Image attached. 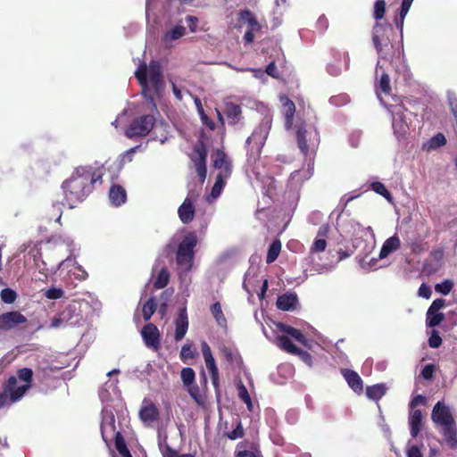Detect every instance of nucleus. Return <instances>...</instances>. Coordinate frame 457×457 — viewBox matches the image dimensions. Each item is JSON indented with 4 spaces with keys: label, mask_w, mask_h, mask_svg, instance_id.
<instances>
[{
    "label": "nucleus",
    "mask_w": 457,
    "mask_h": 457,
    "mask_svg": "<svg viewBox=\"0 0 457 457\" xmlns=\"http://www.w3.org/2000/svg\"><path fill=\"white\" fill-rule=\"evenodd\" d=\"M386 392V387L383 384H376L366 387L367 397L374 401L380 400L385 395Z\"/></svg>",
    "instance_id": "nucleus-30"
},
{
    "label": "nucleus",
    "mask_w": 457,
    "mask_h": 457,
    "mask_svg": "<svg viewBox=\"0 0 457 457\" xmlns=\"http://www.w3.org/2000/svg\"><path fill=\"white\" fill-rule=\"evenodd\" d=\"M382 30V26L377 23L373 28L372 40L379 57L386 59L392 46H389V40L387 37H380V32Z\"/></svg>",
    "instance_id": "nucleus-13"
},
{
    "label": "nucleus",
    "mask_w": 457,
    "mask_h": 457,
    "mask_svg": "<svg viewBox=\"0 0 457 457\" xmlns=\"http://www.w3.org/2000/svg\"><path fill=\"white\" fill-rule=\"evenodd\" d=\"M164 456L165 457H195L194 455H192L190 453L179 454L177 451L170 449V448L167 449V452Z\"/></svg>",
    "instance_id": "nucleus-64"
},
{
    "label": "nucleus",
    "mask_w": 457,
    "mask_h": 457,
    "mask_svg": "<svg viewBox=\"0 0 457 457\" xmlns=\"http://www.w3.org/2000/svg\"><path fill=\"white\" fill-rule=\"evenodd\" d=\"M237 390L238 397L247 405L249 410H252V399L245 386L243 383H240L237 386Z\"/></svg>",
    "instance_id": "nucleus-43"
},
{
    "label": "nucleus",
    "mask_w": 457,
    "mask_h": 457,
    "mask_svg": "<svg viewBox=\"0 0 457 457\" xmlns=\"http://www.w3.org/2000/svg\"><path fill=\"white\" fill-rule=\"evenodd\" d=\"M341 374L346 380L348 386L355 392L361 393L363 390V382L359 374L350 369H341Z\"/></svg>",
    "instance_id": "nucleus-19"
},
{
    "label": "nucleus",
    "mask_w": 457,
    "mask_h": 457,
    "mask_svg": "<svg viewBox=\"0 0 457 457\" xmlns=\"http://www.w3.org/2000/svg\"><path fill=\"white\" fill-rule=\"evenodd\" d=\"M410 433L412 437H417L422 428V413L420 410H412L409 417Z\"/></svg>",
    "instance_id": "nucleus-20"
},
{
    "label": "nucleus",
    "mask_w": 457,
    "mask_h": 457,
    "mask_svg": "<svg viewBox=\"0 0 457 457\" xmlns=\"http://www.w3.org/2000/svg\"><path fill=\"white\" fill-rule=\"evenodd\" d=\"M195 356L194 350L189 345L182 346L180 351V358L185 361L187 359H193Z\"/></svg>",
    "instance_id": "nucleus-53"
},
{
    "label": "nucleus",
    "mask_w": 457,
    "mask_h": 457,
    "mask_svg": "<svg viewBox=\"0 0 457 457\" xmlns=\"http://www.w3.org/2000/svg\"><path fill=\"white\" fill-rule=\"evenodd\" d=\"M431 418L436 424L442 427L455 422L449 408L442 404L440 402H437L434 406Z\"/></svg>",
    "instance_id": "nucleus-14"
},
{
    "label": "nucleus",
    "mask_w": 457,
    "mask_h": 457,
    "mask_svg": "<svg viewBox=\"0 0 457 457\" xmlns=\"http://www.w3.org/2000/svg\"><path fill=\"white\" fill-rule=\"evenodd\" d=\"M370 188L377 194L384 196L387 200L392 199L391 193L386 189L382 182L375 181L370 184Z\"/></svg>",
    "instance_id": "nucleus-41"
},
{
    "label": "nucleus",
    "mask_w": 457,
    "mask_h": 457,
    "mask_svg": "<svg viewBox=\"0 0 457 457\" xmlns=\"http://www.w3.org/2000/svg\"><path fill=\"white\" fill-rule=\"evenodd\" d=\"M425 403H426V397L421 395H418L411 399V401L410 403V408L412 411V410H415L414 408L417 407L418 405L425 404Z\"/></svg>",
    "instance_id": "nucleus-57"
},
{
    "label": "nucleus",
    "mask_w": 457,
    "mask_h": 457,
    "mask_svg": "<svg viewBox=\"0 0 457 457\" xmlns=\"http://www.w3.org/2000/svg\"><path fill=\"white\" fill-rule=\"evenodd\" d=\"M201 118L203 123L209 127L210 129L213 130L215 129L214 121L211 120L206 114H204V111L201 112Z\"/></svg>",
    "instance_id": "nucleus-63"
},
{
    "label": "nucleus",
    "mask_w": 457,
    "mask_h": 457,
    "mask_svg": "<svg viewBox=\"0 0 457 457\" xmlns=\"http://www.w3.org/2000/svg\"><path fill=\"white\" fill-rule=\"evenodd\" d=\"M221 353L227 361L230 363L234 361V353L230 348L223 346L221 349Z\"/></svg>",
    "instance_id": "nucleus-62"
},
{
    "label": "nucleus",
    "mask_w": 457,
    "mask_h": 457,
    "mask_svg": "<svg viewBox=\"0 0 457 457\" xmlns=\"http://www.w3.org/2000/svg\"><path fill=\"white\" fill-rule=\"evenodd\" d=\"M138 415L139 419L146 423L157 420L160 413L155 404L150 399L145 398L142 402Z\"/></svg>",
    "instance_id": "nucleus-16"
},
{
    "label": "nucleus",
    "mask_w": 457,
    "mask_h": 457,
    "mask_svg": "<svg viewBox=\"0 0 457 457\" xmlns=\"http://www.w3.org/2000/svg\"><path fill=\"white\" fill-rule=\"evenodd\" d=\"M296 139L298 147L304 157L309 155L310 151H314L320 144V135L317 129L314 128L308 130L305 124L298 126Z\"/></svg>",
    "instance_id": "nucleus-5"
},
{
    "label": "nucleus",
    "mask_w": 457,
    "mask_h": 457,
    "mask_svg": "<svg viewBox=\"0 0 457 457\" xmlns=\"http://www.w3.org/2000/svg\"><path fill=\"white\" fill-rule=\"evenodd\" d=\"M294 355L299 356V358L308 366H312V356L308 352L299 348L298 352L295 353Z\"/></svg>",
    "instance_id": "nucleus-54"
},
{
    "label": "nucleus",
    "mask_w": 457,
    "mask_h": 457,
    "mask_svg": "<svg viewBox=\"0 0 457 457\" xmlns=\"http://www.w3.org/2000/svg\"><path fill=\"white\" fill-rule=\"evenodd\" d=\"M141 336L146 347L158 351L161 346V334L158 328L154 323L145 324L142 330Z\"/></svg>",
    "instance_id": "nucleus-10"
},
{
    "label": "nucleus",
    "mask_w": 457,
    "mask_h": 457,
    "mask_svg": "<svg viewBox=\"0 0 457 457\" xmlns=\"http://www.w3.org/2000/svg\"><path fill=\"white\" fill-rule=\"evenodd\" d=\"M447 102L457 123V96H455V94L448 93Z\"/></svg>",
    "instance_id": "nucleus-50"
},
{
    "label": "nucleus",
    "mask_w": 457,
    "mask_h": 457,
    "mask_svg": "<svg viewBox=\"0 0 457 457\" xmlns=\"http://www.w3.org/2000/svg\"><path fill=\"white\" fill-rule=\"evenodd\" d=\"M412 2L413 0L402 1L399 17L395 18V24L400 29H403L405 16L407 15Z\"/></svg>",
    "instance_id": "nucleus-37"
},
{
    "label": "nucleus",
    "mask_w": 457,
    "mask_h": 457,
    "mask_svg": "<svg viewBox=\"0 0 457 457\" xmlns=\"http://www.w3.org/2000/svg\"><path fill=\"white\" fill-rule=\"evenodd\" d=\"M378 89L386 95L391 92L390 78L386 73H382L378 81Z\"/></svg>",
    "instance_id": "nucleus-46"
},
{
    "label": "nucleus",
    "mask_w": 457,
    "mask_h": 457,
    "mask_svg": "<svg viewBox=\"0 0 457 457\" xmlns=\"http://www.w3.org/2000/svg\"><path fill=\"white\" fill-rule=\"evenodd\" d=\"M211 312L214 317L217 324L221 328L227 327V319L223 314L221 305L219 302H216L211 306Z\"/></svg>",
    "instance_id": "nucleus-35"
},
{
    "label": "nucleus",
    "mask_w": 457,
    "mask_h": 457,
    "mask_svg": "<svg viewBox=\"0 0 457 457\" xmlns=\"http://www.w3.org/2000/svg\"><path fill=\"white\" fill-rule=\"evenodd\" d=\"M186 34V28L182 25H177L169 30L164 37L166 40H177Z\"/></svg>",
    "instance_id": "nucleus-40"
},
{
    "label": "nucleus",
    "mask_w": 457,
    "mask_h": 457,
    "mask_svg": "<svg viewBox=\"0 0 457 457\" xmlns=\"http://www.w3.org/2000/svg\"><path fill=\"white\" fill-rule=\"evenodd\" d=\"M157 309V303L154 301V297H151L146 303L143 305L142 314L143 318L145 321L149 320L153 314L155 312Z\"/></svg>",
    "instance_id": "nucleus-39"
},
{
    "label": "nucleus",
    "mask_w": 457,
    "mask_h": 457,
    "mask_svg": "<svg viewBox=\"0 0 457 457\" xmlns=\"http://www.w3.org/2000/svg\"><path fill=\"white\" fill-rule=\"evenodd\" d=\"M239 21L247 23L252 30H260L261 25L254 14L249 9L240 10L238 12Z\"/></svg>",
    "instance_id": "nucleus-27"
},
{
    "label": "nucleus",
    "mask_w": 457,
    "mask_h": 457,
    "mask_svg": "<svg viewBox=\"0 0 457 457\" xmlns=\"http://www.w3.org/2000/svg\"><path fill=\"white\" fill-rule=\"evenodd\" d=\"M244 436V428L240 421H237L236 428L228 433V437L236 440Z\"/></svg>",
    "instance_id": "nucleus-51"
},
{
    "label": "nucleus",
    "mask_w": 457,
    "mask_h": 457,
    "mask_svg": "<svg viewBox=\"0 0 457 457\" xmlns=\"http://www.w3.org/2000/svg\"><path fill=\"white\" fill-rule=\"evenodd\" d=\"M225 114L228 124L236 125L242 117V108L240 105L229 103L226 105Z\"/></svg>",
    "instance_id": "nucleus-26"
},
{
    "label": "nucleus",
    "mask_w": 457,
    "mask_h": 457,
    "mask_svg": "<svg viewBox=\"0 0 457 457\" xmlns=\"http://www.w3.org/2000/svg\"><path fill=\"white\" fill-rule=\"evenodd\" d=\"M407 457H423L420 449L417 445H411L406 452Z\"/></svg>",
    "instance_id": "nucleus-58"
},
{
    "label": "nucleus",
    "mask_w": 457,
    "mask_h": 457,
    "mask_svg": "<svg viewBox=\"0 0 457 457\" xmlns=\"http://www.w3.org/2000/svg\"><path fill=\"white\" fill-rule=\"evenodd\" d=\"M386 13V1L377 0L374 4L373 16L377 21L382 20Z\"/></svg>",
    "instance_id": "nucleus-45"
},
{
    "label": "nucleus",
    "mask_w": 457,
    "mask_h": 457,
    "mask_svg": "<svg viewBox=\"0 0 457 457\" xmlns=\"http://www.w3.org/2000/svg\"><path fill=\"white\" fill-rule=\"evenodd\" d=\"M268 132L262 127L255 129L252 135L246 139V145L250 147L252 154H260L265 144Z\"/></svg>",
    "instance_id": "nucleus-15"
},
{
    "label": "nucleus",
    "mask_w": 457,
    "mask_h": 457,
    "mask_svg": "<svg viewBox=\"0 0 457 457\" xmlns=\"http://www.w3.org/2000/svg\"><path fill=\"white\" fill-rule=\"evenodd\" d=\"M202 353L204 359L205 366L210 372L211 379L213 386L218 388L219 386V370L212 355L211 347L204 341L201 344Z\"/></svg>",
    "instance_id": "nucleus-12"
},
{
    "label": "nucleus",
    "mask_w": 457,
    "mask_h": 457,
    "mask_svg": "<svg viewBox=\"0 0 457 457\" xmlns=\"http://www.w3.org/2000/svg\"><path fill=\"white\" fill-rule=\"evenodd\" d=\"M207 154L208 151L205 145L201 143L195 145L193 154L190 156L201 184L204 182L207 175Z\"/></svg>",
    "instance_id": "nucleus-8"
},
{
    "label": "nucleus",
    "mask_w": 457,
    "mask_h": 457,
    "mask_svg": "<svg viewBox=\"0 0 457 457\" xmlns=\"http://www.w3.org/2000/svg\"><path fill=\"white\" fill-rule=\"evenodd\" d=\"M443 436L446 444L451 448L457 446V428L455 422L443 427Z\"/></svg>",
    "instance_id": "nucleus-29"
},
{
    "label": "nucleus",
    "mask_w": 457,
    "mask_h": 457,
    "mask_svg": "<svg viewBox=\"0 0 457 457\" xmlns=\"http://www.w3.org/2000/svg\"><path fill=\"white\" fill-rule=\"evenodd\" d=\"M148 76L152 87L158 93L163 86L162 71L158 61H151L148 67L145 63H143L135 72V77L142 88V95L146 98L153 99L148 87Z\"/></svg>",
    "instance_id": "nucleus-3"
},
{
    "label": "nucleus",
    "mask_w": 457,
    "mask_h": 457,
    "mask_svg": "<svg viewBox=\"0 0 457 457\" xmlns=\"http://www.w3.org/2000/svg\"><path fill=\"white\" fill-rule=\"evenodd\" d=\"M401 247V240L397 235H394L387 238L379 252V258L384 259L387 257L391 253L398 250Z\"/></svg>",
    "instance_id": "nucleus-22"
},
{
    "label": "nucleus",
    "mask_w": 457,
    "mask_h": 457,
    "mask_svg": "<svg viewBox=\"0 0 457 457\" xmlns=\"http://www.w3.org/2000/svg\"><path fill=\"white\" fill-rule=\"evenodd\" d=\"M109 198L112 204L120 206L126 202L127 194L121 186L113 185L110 188Z\"/></svg>",
    "instance_id": "nucleus-25"
},
{
    "label": "nucleus",
    "mask_w": 457,
    "mask_h": 457,
    "mask_svg": "<svg viewBox=\"0 0 457 457\" xmlns=\"http://www.w3.org/2000/svg\"><path fill=\"white\" fill-rule=\"evenodd\" d=\"M28 322L27 318L19 311H10L0 314V337L18 329Z\"/></svg>",
    "instance_id": "nucleus-7"
},
{
    "label": "nucleus",
    "mask_w": 457,
    "mask_h": 457,
    "mask_svg": "<svg viewBox=\"0 0 457 457\" xmlns=\"http://www.w3.org/2000/svg\"><path fill=\"white\" fill-rule=\"evenodd\" d=\"M278 345L287 353L290 354H295L298 352V347L293 344L289 337L287 336H278Z\"/></svg>",
    "instance_id": "nucleus-36"
},
{
    "label": "nucleus",
    "mask_w": 457,
    "mask_h": 457,
    "mask_svg": "<svg viewBox=\"0 0 457 457\" xmlns=\"http://www.w3.org/2000/svg\"><path fill=\"white\" fill-rule=\"evenodd\" d=\"M186 21L187 23V26L189 28V30L193 33L196 32L197 30V24H198V18L193 15H187L186 17Z\"/></svg>",
    "instance_id": "nucleus-56"
},
{
    "label": "nucleus",
    "mask_w": 457,
    "mask_h": 457,
    "mask_svg": "<svg viewBox=\"0 0 457 457\" xmlns=\"http://www.w3.org/2000/svg\"><path fill=\"white\" fill-rule=\"evenodd\" d=\"M198 196V193L189 191L187 196L179 207L178 215L182 223L188 224L194 220L195 214V202Z\"/></svg>",
    "instance_id": "nucleus-9"
},
{
    "label": "nucleus",
    "mask_w": 457,
    "mask_h": 457,
    "mask_svg": "<svg viewBox=\"0 0 457 457\" xmlns=\"http://www.w3.org/2000/svg\"><path fill=\"white\" fill-rule=\"evenodd\" d=\"M213 167L220 170V174L231 175L232 162L223 150L217 149L213 155Z\"/></svg>",
    "instance_id": "nucleus-17"
},
{
    "label": "nucleus",
    "mask_w": 457,
    "mask_h": 457,
    "mask_svg": "<svg viewBox=\"0 0 457 457\" xmlns=\"http://www.w3.org/2000/svg\"><path fill=\"white\" fill-rule=\"evenodd\" d=\"M445 144L446 138L445 135L443 133H437L424 145V148L428 151L436 150Z\"/></svg>",
    "instance_id": "nucleus-34"
},
{
    "label": "nucleus",
    "mask_w": 457,
    "mask_h": 457,
    "mask_svg": "<svg viewBox=\"0 0 457 457\" xmlns=\"http://www.w3.org/2000/svg\"><path fill=\"white\" fill-rule=\"evenodd\" d=\"M197 245V237L194 232L188 233L184 237L178 246L176 253L177 265L185 271H189L193 268L195 252Z\"/></svg>",
    "instance_id": "nucleus-4"
},
{
    "label": "nucleus",
    "mask_w": 457,
    "mask_h": 457,
    "mask_svg": "<svg viewBox=\"0 0 457 457\" xmlns=\"http://www.w3.org/2000/svg\"><path fill=\"white\" fill-rule=\"evenodd\" d=\"M0 296H1V300L4 303L11 304L15 302V300L17 298V294L12 288L7 287V288H4L1 290Z\"/></svg>",
    "instance_id": "nucleus-44"
},
{
    "label": "nucleus",
    "mask_w": 457,
    "mask_h": 457,
    "mask_svg": "<svg viewBox=\"0 0 457 457\" xmlns=\"http://www.w3.org/2000/svg\"><path fill=\"white\" fill-rule=\"evenodd\" d=\"M280 101L282 103V112L285 116L286 124L291 127L295 113V104L287 96H281Z\"/></svg>",
    "instance_id": "nucleus-23"
},
{
    "label": "nucleus",
    "mask_w": 457,
    "mask_h": 457,
    "mask_svg": "<svg viewBox=\"0 0 457 457\" xmlns=\"http://www.w3.org/2000/svg\"><path fill=\"white\" fill-rule=\"evenodd\" d=\"M431 288L426 284H421V286L419 288V295L426 299H429L431 297Z\"/></svg>",
    "instance_id": "nucleus-59"
},
{
    "label": "nucleus",
    "mask_w": 457,
    "mask_h": 457,
    "mask_svg": "<svg viewBox=\"0 0 457 457\" xmlns=\"http://www.w3.org/2000/svg\"><path fill=\"white\" fill-rule=\"evenodd\" d=\"M154 125V117L151 114L142 115L134 119L125 130L129 138L136 137H145L149 134Z\"/></svg>",
    "instance_id": "nucleus-6"
},
{
    "label": "nucleus",
    "mask_w": 457,
    "mask_h": 457,
    "mask_svg": "<svg viewBox=\"0 0 457 457\" xmlns=\"http://www.w3.org/2000/svg\"><path fill=\"white\" fill-rule=\"evenodd\" d=\"M32 379L33 370L30 368L19 369L17 377H9L0 392V409L21 400L31 387Z\"/></svg>",
    "instance_id": "nucleus-2"
},
{
    "label": "nucleus",
    "mask_w": 457,
    "mask_h": 457,
    "mask_svg": "<svg viewBox=\"0 0 457 457\" xmlns=\"http://www.w3.org/2000/svg\"><path fill=\"white\" fill-rule=\"evenodd\" d=\"M277 327L281 332L291 336L300 344L309 346L308 340L301 330L282 322L278 323Z\"/></svg>",
    "instance_id": "nucleus-21"
},
{
    "label": "nucleus",
    "mask_w": 457,
    "mask_h": 457,
    "mask_svg": "<svg viewBox=\"0 0 457 457\" xmlns=\"http://www.w3.org/2000/svg\"><path fill=\"white\" fill-rule=\"evenodd\" d=\"M436 366L434 364H427L421 370V376L426 380H431L434 378Z\"/></svg>",
    "instance_id": "nucleus-52"
},
{
    "label": "nucleus",
    "mask_w": 457,
    "mask_h": 457,
    "mask_svg": "<svg viewBox=\"0 0 457 457\" xmlns=\"http://www.w3.org/2000/svg\"><path fill=\"white\" fill-rule=\"evenodd\" d=\"M265 72L272 77V78H278V70H277V66H276V63L275 62H270L267 67H266V70H265Z\"/></svg>",
    "instance_id": "nucleus-60"
},
{
    "label": "nucleus",
    "mask_w": 457,
    "mask_h": 457,
    "mask_svg": "<svg viewBox=\"0 0 457 457\" xmlns=\"http://www.w3.org/2000/svg\"><path fill=\"white\" fill-rule=\"evenodd\" d=\"M445 306V300L442 298L436 299L432 302L426 314V323L429 328L438 326L444 320L445 314L439 310Z\"/></svg>",
    "instance_id": "nucleus-11"
},
{
    "label": "nucleus",
    "mask_w": 457,
    "mask_h": 457,
    "mask_svg": "<svg viewBox=\"0 0 457 457\" xmlns=\"http://www.w3.org/2000/svg\"><path fill=\"white\" fill-rule=\"evenodd\" d=\"M297 303V296L295 294H284L278 296L277 307L282 311H289L294 308Z\"/></svg>",
    "instance_id": "nucleus-28"
},
{
    "label": "nucleus",
    "mask_w": 457,
    "mask_h": 457,
    "mask_svg": "<svg viewBox=\"0 0 457 457\" xmlns=\"http://www.w3.org/2000/svg\"><path fill=\"white\" fill-rule=\"evenodd\" d=\"M186 386L187 387V391H188V394L190 395V396L197 403H201L202 396H201V394H200L199 386L195 383H193L190 386Z\"/></svg>",
    "instance_id": "nucleus-48"
},
{
    "label": "nucleus",
    "mask_w": 457,
    "mask_h": 457,
    "mask_svg": "<svg viewBox=\"0 0 457 457\" xmlns=\"http://www.w3.org/2000/svg\"><path fill=\"white\" fill-rule=\"evenodd\" d=\"M280 251H281L280 240L279 239L273 240V242L270 244V245L268 249V253H267V256H266V262L268 264L274 262L277 260V258L278 257Z\"/></svg>",
    "instance_id": "nucleus-33"
},
{
    "label": "nucleus",
    "mask_w": 457,
    "mask_h": 457,
    "mask_svg": "<svg viewBox=\"0 0 457 457\" xmlns=\"http://www.w3.org/2000/svg\"><path fill=\"white\" fill-rule=\"evenodd\" d=\"M328 232V225H323L321 226L317 233V238L314 240L312 247L311 252L312 253H321L325 251L327 247V241L325 237H327V234Z\"/></svg>",
    "instance_id": "nucleus-24"
},
{
    "label": "nucleus",
    "mask_w": 457,
    "mask_h": 457,
    "mask_svg": "<svg viewBox=\"0 0 457 457\" xmlns=\"http://www.w3.org/2000/svg\"><path fill=\"white\" fill-rule=\"evenodd\" d=\"M114 445L116 450L121 455V457H132L127 446L125 438L120 431L115 433Z\"/></svg>",
    "instance_id": "nucleus-31"
},
{
    "label": "nucleus",
    "mask_w": 457,
    "mask_h": 457,
    "mask_svg": "<svg viewBox=\"0 0 457 457\" xmlns=\"http://www.w3.org/2000/svg\"><path fill=\"white\" fill-rule=\"evenodd\" d=\"M231 175L220 174V173L217 174L215 183L212 186V191H211V195L213 198H217L218 196H220V195L221 194V191L223 190V188L226 185L227 179Z\"/></svg>",
    "instance_id": "nucleus-32"
},
{
    "label": "nucleus",
    "mask_w": 457,
    "mask_h": 457,
    "mask_svg": "<svg viewBox=\"0 0 457 457\" xmlns=\"http://www.w3.org/2000/svg\"><path fill=\"white\" fill-rule=\"evenodd\" d=\"M45 295L51 300H56L63 295V291L61 288H50L46 293Z\"/></svg>",
    "instance_id": "nucleus-55"
},
{
    "label": "nucleus",
    "mask_w": 457,
    "mask_h": 457,
    "mask_svg": "<svg viewBox=\"0 0 457 457\" xmlns=\"http://www.w3.org/2000/svg\"><path fill=\"white\" fill-rule=\"evenodd\" d=\"M453 286H454V284L452 280L445 279L443 282L436 284L435 287V289L436 292L446 295L451 292Z\"/></svg>",
    "instance_id": "nucleus-47"
},
{
    "label": "nucleus",
    "mask_w": 457,
    "mask_h": 457,
    "mask_svg": "<svg viewBox=\"0 0 457 457\" xmlns=\"http://www.w3.org/2000/svg\"><path fill=\"white\" fill-rule=\"evenodd\" d=\"M195 373L192 368L186 367L181 370V380L185 386L195 383Z\"/></svg>",
    "instance_id": "nucleus-42"
},
{
    "label": "nucleus",
    "mask_w": 457,
    "mask_h": 457,
    "mask_svg": "<svg viewBox=\"0 0 457 457\" xmlns=\"http://www.w3.org/2000/svg\"><path fill=\"white\" fill-rule=\"evenodd\" d=\"M442 345V338L437 330H432L428 338V345L431 348H437Z\"/></svg>",
    "instance_id": "nucleus-49"
},
{
    "label": "nucleus",
    "mask_w": 457,
    "mask_h": 457,
    "mask_svg": "<svg viewBox=\"0 0 457 457\" xmlns=\"http://www.w3.org/2000/svg\"><path fill=\"white\" fill-rule=\"evenodd\" d=\"M236 457H262L259 451H239Z\"/></svg>",
    "instance_id": "nucleus-61"
},
{
    "label": "nucleus",
    "mask_w": 457,
    "mask_h": 457,
    "mask_svg": "<svg viewBox=\"0 0 457 457\" xmlns=\"http://www.w3.org/2000/svg\"><path fill=\"white\" fill-rule=\"evenodd\" d=\"M103 174L99 169L92 166H79L71 177L62 184L65 199L71 208L82 203L93 191L94 184L102 182Z\"/></svg>",
    "instance_id": "nucleus-1"
},
{
    "label": "nucleus",
    "mask_w": 457,
    "mask_h": 457,
    "mask_svg": "<svg viewBox=\"0 0 457 457\" xmlns=\"http://www.w3.org/2000/svg\"><path fill=\"white\" fill-rule=\"evenodd\" d=\"M170 278L169 270L166 268H162L154 282V287L155 289L164 288L169 284Z\"/></svg>",
    "instance_id": "nucleus-38"
},
{
    "label": "nucleus",
    "mask_w": 457,
    "mask_h": 457,
    "mask_svg": "<svg viewBox=\"0 0 457 457\" xmlns=\"http://www.w3.org/2000/svg\"><path fill=\"white\" fill-rule=\"evenodd\" d=\"M188 328V317L187 308H180L178 317L175 320V335L176 341H180L186 335Z\"/></svg>",
    "instance_id": "nucleus-18"
}]
</instances>
